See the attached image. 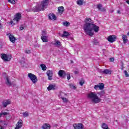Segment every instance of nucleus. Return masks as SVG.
I'll use <instances>...</instances> for the list:
<instances>
[{
  "mask_svg": "<svg viewBox=\"0 0 129 129\" xmlns=\"http://www.w3.org/2000/svg\"><path fill=\"white\" fill-rule=\"evenodd\" d=\"M124 73L125 77H129V74L126 71H124Z\"/></svg>",
  "mask_w": 129,
  "mask_h": 129,
  "instance_id": "obj_36",
  "label": "nucleus"
},
{
  "mask_svg": "<svg viewBox=\"0 0 129 129\" xmlns=\"http://www.w3.org/2000/svg\"><path fill=\"white\" fill-rule=\"evenodd\" d=\"M11 25H12V26L15 25V23H14V22L13 21H10Z\"/></svg>",
  "mask_w": 129,
  "mask_h": 129,
  "instance_id": "obj_45",
  "label": "nucleus"
},
{
  "mask_svg": "<svg viewBox=\"0 0 129 129\" xmlns=\"http://www.w3.org/2000/svg\"><path fill=\"white\" fill-rule=\"evenodd\" d=\"M101 127L103 129H109V128H108V125H107V124L105 123H103L102 124Z\"/></svg>",
  "mask_w": 129,
  "mask_h": 129,
  "instance_id": "obj_28",
  "label": "nucleus"
},
{
  "mask_svg": "<svg viewBox=\"0 0 129 129\" xmlns=\"http://www.w3.org/2000/svg\"><path fill=\"white\" fill-rule=\"evenodd\" d=\"M58 16H61L63 15V13H64L65 9H64V7L61 6V7H59L58 8Z\"/></svg>",
  "mask_w": 129,
  "mask_h": 129,
  "instance_id": "obj_12",
  "label": "nucleus"
},
{
  "mask_svg": "<svg viewBox=\"0 0 129 129\" xmlns=\"http://www.w3.org/2000/svg\"><path fill=\"white\" fill-rule=\"evenodd\" d=\"M10 114L9 113H8L7 112H4L0 113V117H3V116H5V115H8Z\"/></svg>",
  "mask_w": 129,
  "mask_h": 129,
  "instance_id": "obj_29",
  "label": "nucleus"
},
{
  "mask_svg": "<svg viewBox=\"0 0 129 129\" xmlns=\"http://www.w3.org/2000/svg\"><path fill=\"white\" fill-rule=\"evenodd\" d=\"M9 3L12 4V5H15L16 4V1L15 0H8Z\"/></svg>",
  "mask_w": 129,
  "mask_h": 129,
  "instance_id": "obj_34",
  "label": "nucleus"
},
{
  "mask_svg": "<svg viewBox=\"0 0 129 129\" xmlns=\"http://www.w3.org/2000/svg\"><path fill=\"white\" fill-rule=\"evenodd\" d=\"M67 79L68 80H70V79H71V77H70V74L68 75Z\"/></svg>",
  "mask_w": 129,
  "mask_h": 129,
  "instance_id": "obj_43",
  "label": "nucleus"
},
{
  "mask_svg": "<svg viewBox=\"0 0 129 129\" xmlns=\"http://www.w3.org/2000/svg\"><path fill=\"white\" fill-rule=\"evenodd\" d=\"M49 4H50V1L42 0V1L41 3V6L42 8V10L45 11V9L47 8V7L49 6Z\"/></svg>",
  "mask_w": 129,
  "mask_h": 129,
  "instance_id": "obj_4",
  "label": "nucleus"
},
{
  "mask_svg": "<svg viewBox=\"0 0 129 129\" xmlns=\"http://www.w3.org/2000/svg\"><path fill=\"white\" fill-rule=\"evenodd\" d=\"M49 20H57V18H56V15L54 14L50 13L48 15Z\"/></svg>",
  "mask_w": 129,
  "mask_h": 129,
  "instance_id": "obj_17",
  "label": "nucleus"
},
{
  "mask_svg": "<svg viewBox=\"0 0 129 129\" xmlns=\"http://www.w3.org/2000/svg\"><path fill=\"white\" fill-rule=\"evenodd\" d=\"M6 84L8 86H12V82L10 80V78L9 77H6Z\"/></svg>",
  "mask_w": 129,
  "mask_h": 129,
  "instance_id": "obj_23",
  "label": "nucleus"
},
{
  "mask_svg": "<svg viewBox=\"0 0 129 129\" xmlns=\"http://www.w3.org/2000/svg\"><path fill=\"white\" fill-rule=\"evenodd\" d=\"M47 32L46 31H42V35L41 36H47Z\"/></svg>",
  "mask_w": 129,
  "mask_h": 129,
  "instance_id": "obj_40",
  "label": "nucleus"
},
{
  "mask_svg": "<svg viewBox=\"0 0 129 129\" xmlns=\"http://www.w3.org/2000/svg\"><path fill=\"white\" fill-rule=\"evenodd\" d=\"M41 39L42 42H45V43L48 42V36H41Z\"/></svg>",
  "mask_w": 129,
  "mask_h": 129,
  "instance_id": "obj_22",
  "label": "nucleus"
},
{
  "mask_svg": "<svg viewBox=\"0 0 129 129\" xmlns=\"http://www.w3.org/2000/svg\"><path fill=\"white\" fill-rule=\"evenodd\" d=\"M47 90H48V91L51 90H56V85L52 84L49 85L47 87Z\"/></svg>",
  "mask_w": 129,
  "mask_h": 129,
  "instance_id": "obj_18",
  "label": "nucleus"
},
{
  "mask_svg": "<svg viewBox=\"0 0 129 129\" xmlns=\"http://www.w3.org/2000/svg\"><path fill=\"white\" fill-rule=\"evenodd\" d=\"M74 129H84V125L83 124L80 123H75L73 124Z\"/></svg>",
  "mask_w": 129,
  "mask_h": 129,
  "instance_id": "obj_9",
  "label": "nucleus"
},
{
  "mask_svg": "<svg viewBox=\"0 0 129 129\" xmlns=\"http://www.w3.org/2000/svg\"><path fill=\"white\" fill-rule=\"evenodd\" d=\"M62 25L65 26V27H68V26H70V23L68 21H66L64 22H63Z\"/></svg>",
  "mask_w": 129,
  "mask_h": 129,
  "instance_id": "obj_33",
  "label": "nucleus"
},
{
  "mask_svg": "<svg viewBox=\"0 0 129 129\" xmlns=\"http://www.w3.org/2000/svg\"><path fill=\"white\" fill-rule=\"evenodd\" d=\"M93 44L94 45H97L98 44V42H97V40H96V39H94Z\"/></svg>",
  "mask_w": 129,
  "mask_h": 129,
  "instance_id": "obj_38",
  "label": "nucleus"
},
{
  "mask_svg": "<svg viewBox=\"0 0 129 129\" xmlns=\"http://www.w3.org/2000/svg\"><path fill=\"white\" fill-rule=\"evenodd\" d=\"M22 18V14L20 13H17L15 15V18L13 19V21H16L17 23L21 20Z\"/></svg>",
  "mask_w": 129,
  "mask_h": 129,
  "instance_id": "obj_11",
  "label": "nucleus"
},
{
  "mask_svg": "<svg viewBox=\"0 0 129 129\" xmlns=\"http://www.w3.org/2000/svg\"><path fill=\"white\" fill-rule=\"evenodd\" d=\"M83 29L86 35L91 36L94 35L92 31L94 30L95 33H98L99 31V27L94 24V21L90 18L85 19Z\"/></svg>",
  "mask_w": 129,
  "mask_h": 129,
  "instance_id": "obj_1",
  "label": "nucleus"
},
{
  "mask_svg": "<svg viewBox=\"0 0 129 129\" xmlns=\"http://www.w3.org/2000/svg\"><path fill=\"white\" fill-rule=\"evenodd\" d=\"M109 62H114V58L111 57L109 59Z\"/></svg>",
  "mask_w": 129,
  "mask_h": 129,
  "instance_id": "obj_41",
  "label": "nucleus"
},
{
  "mask_svg": "<svg viewBox=\"0 0 129 129\" xmlns=\"http://www.w3.org/2000/svg\"><path fill=\"white\" fill-rule=\"evenodd\" d=\"M75 74L76 75L79 74V72L78 71H76L74 72Z\"/></svg>",
  "mask_w": 129,
  "mask_h": 129,
  "instance_id": "obj_44",
  "label": "nucleus"
},
{
  "mask_svg": "<svg viewBox=\"0 0 129 129\" xmlns=\"http://www.w3.org/2000/svg\"><path fill=\"white\" fill-rule=\"evenodd\" d=\"M46 74L48 76V80H50V81L53 80V78H52V77H53V71H48L46 73Z\"/></svg>",
  "mask_w": 129,
  "mask_h": 129,
  "instance_id": "obj_14",
  "label": "nucleus"
},
{
  "mask_svg": "<svg viewBox=\"0 0 129 129\" xmlns=\"http://www.w3.org/2000/svg\"><path fill=\"white\" fill-rule=\"evenodd\" d=\"M27 12H30V11H28V10H26Z\"/></svg>",
  "mask_w": 129,
  "mask_h": 129,
  "instance_id": "obj_51",
  "label": "nucleus"
},
{
  "mask_svg": "<svg viewBox=\"0 0 129 129\" xmlns=\"http://www.w3.org/2000/svg\"><path fill=\"white\" fill-rule=\"evenodd\" d=\"M65 74V71L63 70H60L58 72V75L60 76V77H63V75Z\"/></svg>",
  "mask_w": 129,
  "mask_h": 129,
  "instance_id": "obj_27",
  "label": "nucleus"
},
{
  "mask_svg": "<svg viewBox=\"0 0 129 129\" xmlns=\"http://www.w3.org/2000/svg\"><path fill=\"white\" fill-rule=\"evenodd\" d=\"M7 35L9 36V38L10 42H12V43H13V44H14V43H16V40H17V39L16 38V37H15L14 35H13V34L9 33L8 34H7Z\"/></svg>",
  "mask_w": 129,
  "mask_h": 129,
  "instance_id": "obj_10",
  "label": "nucleus"
},
{
  "mask_svg": "<svg viewBox=\"0 0 129 129\" xmlns=\"http://www.w3.org/2000/svg\"><path fill=\"white\" fill-rule=\"evenodd\" d=\"M126 4H127L128 5H129V0H126Z\"/></svg>",
  "mask_w": 129,
  "mask_h": 129,
  "instance_id": "obj_49",
  "label": "nucleus"
},
{
  "mask_svg": "<svg viewBox=\"0 0 129 129\" xmlns=\"http://www.w3.org/2000/svg\"><path fill=\"white\" fill-rule=\"evenodd\" d=\"M107 40L110 43H113L116 40V36L114 35H110L107 37Z\"/></svg>",
  "mask_w": 129,
  "mask_h": 129,
  "instance_id": "obj_8",
  "label": "nucleus"
},
{
  "mask_svg": "<svg viewBox=\"0 0 129 129\" xmlns=\"http://www.w3.org/2000/svg\"><path fill=\"white\" fill-rule=\"evenodd\" d=\"M33 12H41L44 11V10H43V8L41 6H37L33 7Z\"/></svg>",
  "mask_w": 129,
  "mask_h": 129,
  "instance_id": "obj_15",
  "label": "nucleus"
},
{
  "mask_svg": "<svg viewBox=\"0 0 129 129\" xmlns=\"http://www.w3.org/2000/svg\"><path fill=\"white\" fill-rule=\"evenodd\" d=\"M69 33L67 31H63V34L61 35L62 38H67L69 36Z\"/></svg>",
  "mask_w": 129,
  "mask_h": 129,
  "instance_id": "obj_24",
  "label": "nucleus"
},
{
  "mask_svg": "<svg viewBox=\"0 0 129 129\" xmlns=\"http://www.w3.org/2000/svg\"><path fill=\"white\" fill-rule=\"evenodd\" d=\"M70 87L71 88H73V89H76V87L75 86L73 85V84H71L70 85Z\"/></svg>",
  "mask_w": 129,
  "mask_h": 129,
  "instance_id": "obj_37",
  "label": "nucleus"
},
{
  "mask_svg": "<svg viewBox=\"0 0 129 129\" xmlns=\"http://www.w3.org/2000/svg\"><path fill=\"white\" fill-rule=\"evenodd\" d=\"M1 57L4 61H11L12 59V55H7L5 53L1 54Z\"/></svg>",
  "mask_w": 129,
  "mask_h": 129,
  "instance_id": "obj_5",
  "label": "nucleus"
},
{
  "mask_svg": "<svg viewBox=\"0 0 129 129\" xmlns=\"http://www.w3.org/2000/svg\"><path fill=\"white\" fill-rule=\"evenodd\" d=\"M25 53H26V54H31V50H25Z\"/></svg>",
  "mask_w": 129,
  "mask_h": 129,
  "instance_id": "obj_42",
  "label": "nucleus"
},
{
  "mask_svg": "<svg viewBox=\"0 0 129 129\" xmlns=\"http://www.w3.org/2000/svg\"><path fill=\"white\" fill-rule=\"evenodd\" d=\"M99 72H100V73H101V74H104V73L103 72V71H102V70H100L99 71Z\"/></svg>",
  "mask_w": 129,
  "mask_h": 129,
  "instance_id": "obj_46",
  "label": "nucleus"
},
{
  "mask_svg": "<svg viewBox=\"0 0 129 129\" xmlns=\"http://www.w3.org/2000/svg\"><path fill=\"white\" fill-rule=\"evenodd\" d=\"M83 0H78L77 2V5H79V6H82L83 5Z\"/></svg>",
  "mask_w": 129,
  "mask_h": 129,
  "instance_id": "obj_31",
  "label": "nucleus"
},
{
  "mask_svg": "<svg viewBox=\"0 0 129 129\" xmlns=\"http://www.w3.org/2000/svg\"><path fill=\"white\" fill-rule=\"evenodd\" d=\"M117 14H121L120 11L119 10H117Z\"/></svg>",
  "mask_w": 129,
  "mask_h": 129,
  "instance_id": "obj_48",
  "label": "nucleus"
},
{
  "mask_svg": "<svg viewBox=\"0 0 129 129\" xmlns=\"http://www.w3.org/2000/svg\"><path fill=\"white\" fill-rule=\"evenodd\" d=\"M23 126V120L20 119L17 123L15 129H20Z\"/></svg>",
  "mask_w": 129,
  "mask_h": 129,
  "instance_id": "obj_13",
  "label": "nucleus"
},
{
  "mask_svg": "<svg viewBox=\"0 0 129 129\" xmlns=\"http://www.w3.org/2000/svg\"><path fill=\"white\" fill-rule=\"evenodd\" d=\"M2 104L4 107H7V105L11 104V100L8 99L2 102Z\"/></svg>",
  "mask_w": 129,
  "mask_h": 129,
  "instance_id": "obj_16",
  "label": "nucleus"
},
{
  "mask_svg": "<svg viewBox=\"0 0 129 129\" xmlns=\"http://www.w3.org/2000/svg\"><path fill=\"white\" fill-rule=\"evenodd\" d=\"M0 129H4V127H3V126H1Z\"/></svg>",
  "mask_w": 129,
  "mask_h": 129,
  "instance_id": "obj_50",
  "label": "nucleus"
},
{
  "mask_svg": "<svg viewBox=\"0 0 129 129\" xmlns=\"http://www.w3.org/2000/svg\"><path fill=\"white\" fill-rule=\"evenodd\" d=\"M87 98H89V99H91L93 103L96 104L101 102V99L98 97L97 94L92 92H91L90 93L88 94Z\"/></svg>",
  "mask_w": 129,
  "mask_h": 129,
  "instance_id": "obj_2",
  "label": "nucleus"
},
{
  "mask_svg": "<svg viewBox=\"0 0 129 129\" xmlns=\"http://www.w3.org/2000/svg\"><path fill=\"white\" fill-rule=\"evenodd\" d=\"M104 74L110 75L111 74V71L108 69H105L103 70Z\"/></svg>",
  "mask_w": 129,
  "mask_h": 129,
  "instance_id": "obj_25",
  "label": "nucleus"
},
{
  "mask_svg": "<svg viewBox=\"0 0 129 129\" xmlns=\"http://www.w3.org/2000/svg\"><path fill=\"white\" fill-rule=\"evenodd\" d=\"M68 95H67V94H65L64 93H61L59 96L61 98V99H62L63 102L67 103L68 102H69V100H68V99L64 97L63 96H67Z\"/></svg>",
  "mask_w": 129,
  "mask_h": 129,
  "instance_id": "obj_7",
  "label": "nucleus"
},
{
  "mask_svg": "<svg viewBox=\"0 0 129 129\" xmlns=\"http://www.w3.org/2000/svg\"><path fill=\"white\" fill-rule=\"evenodd\" d=\"M42 128L43 129H51V125L48 123H45L42 126Z\"/></svg>",
  "mask_w": 129,
  "mask_h": 129,
  "instance_id": "obj_19",
  "label": "nucleus"
},
{
  "mask_svg": "<svg viewBox=\"0 0 129 129\" xmlns=\"http://www.w3.org/2000/svg\"><path fill=\"white\" fill-rule=\"evenodd\" d=\"M97 94L100 96V97H102V96H104V95L105 94V92L104 91V90H103L100 92H98L97 93Z\"/></svg>",
  "mask_w": 129,
  "mask_h": 129,
  "instance_id": "obj_26",
  "label": "nucleus"
},
{
  "mask_svg": "<svg viewBox=\"0 0 129 129\" xmlns=\"http://www.w3.org/2000/svg\"><path fill=\"white\" fill-rule=\"evenodd\" d=\"M40 67H41L42 70L43 71H45V70H47V67H46V65L41 64L40 65Z\"/></svg>",
  "mask_w": 129,
  "mask_h": 129,
  "instance_id": "obj_30",
  "label": "nucleus"
},
{
  "mask_svg": "<svg viewBox=\"0 0 129 129\" xmlns=\"http://www.w3.org/2000/svg\"><path fill=\"white\" fill-rule=\"evenodd\" d=\"M23 115L24 117H28V116H29V112H28V111H25L23 113Z\"/></svg>",
  "mask_w": 129,
  "mask_h": 129,
  "instance_id": "obj_32",
  "label": "nucleus"
},
{
  "mask_svg": "<svg viewBox=\"0 0 129 129\" xmlns=\"http://www.w3.org/2000/svg\"><path fill=\"white\" fill-rule=\"evenodd\" d=\"M122 39L123 40V44H126V43H127V41H128V40L127 39V36H126V35H122Z\"/></svg>",
  "mask_w": 129,
  "mask_h": 129,
  "instance_id": "obj_20",
  "label": "nucleus"
},
{
  "mask_svg": "<svg viewBox=\"0 0 129 129\" xmlns=\"http://www.w3.org/2000/svg\"><path fill=\"white\" fill-rule=\"evenodd\" d=\"M94 88L95 89V90H98V89L100 90H102L104 89V84L100 83L98 85H95L94 87Z\"/></svg>",
  "mask_w": 129,
  "mask_h": 129,
  "instance_id": "obj_6",
  "label": "nucleus"
},
{
  "mask_svg": "<svg viewBox=\"0 0 129 129\" xmlns=\"http://www.w3.org/2000/svg\"><path fill=\"white\" fill-rule=\"evenodd\" d=\"M97 8L99 11H100L101 12H105L106 10L105 8H102V5L101 4H98L97 6Z\"/></svg>",
  "mask_w": 129,
  "mask_h": 129,
  "instance_id": "obj_21",
  "label": "nucleus"
},
{
  "mask_svg": "<svg viewBox=\"0 0 129 129\" xmlns=\"http://www.w3.org/2000/svg\"><path fill=\"white\" fill-rule=\"evenodd\" d=\"M113 12V11H111V13H112Z\"/></svg>",
  "mask_w": 129,
  "mask_h": 129,
  "instance_id": "obj_52",
  "label": "nucleus"
},
{
  "mask_svg": "<svg viewBox=\"0 0 129 129\" xmlns=\"http://www.w3.org/2000/svg\"><path fill=\"white\" fill-rule=\"evenodd\" d=\"M20 29L21 31H22V30L24 29V27L21 26L20 27Z\"/></svg>",
  "mask_w": 129,
  "mask_h": 129,
  "instance_id": "obj_47",
  "label": "nucleus"
},
{
  "mask_svg": "<svg viewBox=\"0 0 129 129\" xmlns=\"http://www.w3.org/2000/svg\"><path fill=\"white\" fill-rule=\"evenodd\" d=\"M85 83V82L84 81H81L80 82V85H81V86H83Z\"/></svg>",
  "mask_w": 129,
  "mask_h": 129,
  "instance_id": "obj_39",
  "label": "nucleus"
},
{
  "mask_svg": "<svg viewBox=\"0 0 129 129\" xmlns=\"http://www.w3.org/2000/svg\"><path fill=\"white\" fill-rule=\"evenodd\" d=\"M29 78H30V80L32 81V83L35 84L38 82V79H37V76L32 73H29L28 75Z\"/></svg>",
  "mask_w": 129,
  "mask_h": 129,
  "instance_id": "obj_3",
  "label": "nucleus"
},
{
  "mask_svg": "<svg viewBox=\"0 0 129 129\" xmlns=\"http://www.w3.org/2000/svg\"><path fill=\"white\" fill-rule=\"evenodd\" d=\"M54 45L60 46L61 45V42H60V41H59L58 40H57L55 41V43H54Z\"/></svg>",
  "mask_w": 129,
  "mask_h": 129,
  "instance_id": "obj_35",
  "label": "nucleus"
}]
</instances>
